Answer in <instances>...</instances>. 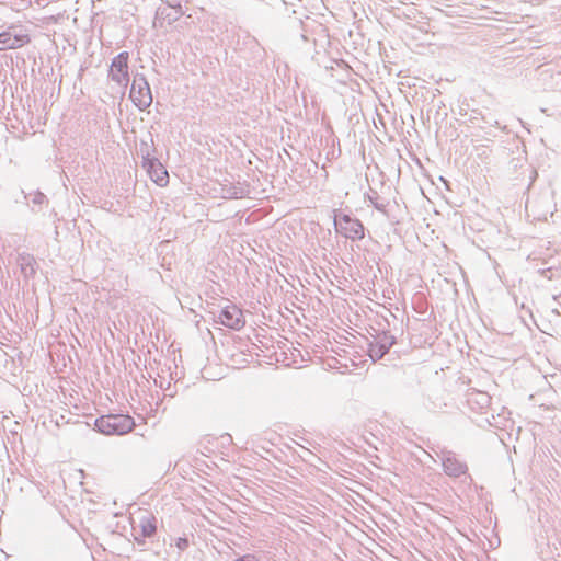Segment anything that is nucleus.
Here are the masks:
<instances>
[{"mask_svg":"<svg viewBox=\"0 0 561 561\" xmlns=\"http://www.w3.org/2000/svg\"><path fill=\"white\" fill-rule=\"evenodd\" d=\"M175 546L180 550H185L188 547V540L186 538H178L175 541Z\"/></svg>","mask_w":561,"mask_h":561,"instance_id":"obj_10","label":"nucleus"},{"mask_svg":"<svg viewBox=\"0 0 561 561\" xmlns=\"http://www.w3.org/2000/svg\"><path fill=\"white\" fill-rule=\"evenodd\" d=\"M219 320L221 324L233 330H240L245 323L242 310L234 305L224 308L220 312Z\"/></svg>","mask_w":561,"mask_h":561,"instance_id":"obj_6","label":"nucleus"},{"mask_svg":"<svg viewBox=\"0 0 561 561\" xmlns=\"http://www.w3.org/2000/svg\"><path fill=\"white\" fill-rule=\"evenodd\" d=\"M130 100L140 110L152 103L150 87L144 77H135L130 89Z\"/></svg>","mask_w":561,"mask_h":561,"instance_id":"obj_3","label":"nucleus"},{"mask_svg":"<svg viewBox=\"0 0 561 561\" xmlns=\"http://www.w3.org/2000/svg\"><path fill=\"white\" fill-rule=\"evenodd\" d=\"M144 167L150 179L161 187L169 184V173L165 167L157 159H148L145 161Z\"/></svg>","mask_w":561,"mask_h":561,"instance_id":"obj_7","label":"nucleus"},{"mask_svg":"<svg viewBox=\"0 0 561 561\" xmlns=\"http://www.w3.org/2000/svg\"><path fill=\"white\" fill-rule=\"evenodd\" d=\"M334 227L337 233L351 240H360L365 236L363 224L357 218L344 213L335 215Z\"/></svg>","mask_w":561,"mask_h":561,"instance_id":"obj_2","label":"nucleus"},{"mask_svg":"<svg viewBox=\"0 0 561 561\" xmlns=\"http://www.w3.org/2000/svg\"><path fill=\"white\" fill-rule=\"evenodd\" d=\"M140 531L144 537H152L157 531V519L152 514H148L140 519Z\"/></svg>","mask_w":561,"mask_h":561,"instance_id":"obj_8","label":"nucleus"},{"mask_svg":"<svg viewBox=\"0 0 561 561\" xmlns=\"http://www.w3.org/2000/svg\"><path fill=\"white\" fill-rule=\"evenodd\" d=\"M95 426L105 435H124L133 431L135 421L129 415L108 414L99 417L95 421Z\"/></svg>","mask_w":561,"mask_h":561,"instance_id":"obj_1","label":"nucleus"},{"mask_svg":"<svg viewBox=\"0 0 561 561\" xmlns=\"http://www.w3.org/2000/svg\"><path fill=\"white\" fill-rule=\"evenodd\" d=\"M443 466L445 472L451 477H459L466 471V466L453 458L445 459Z\"/></svg>","mask_w":561,"mask_h":561,"instance_id":"obj_9","label":"nucleus"},{"mask_svg":"<svg viewBox=\"0 0 561 561\" xmlns=\"http://www.w3.org/2000/svg\"><path fill=\"white\" fill-rule=\"evenodd\" d=\"M27 33L16 32L13 26L0 33V50L19 49L30 44Z\"/></svg>","mask_w":561,"mask_h":561,"instance_id":"obj_4","label":"nucleus"},{"mask_svg":"<svg viewBox=\"0 0 561 561\" xmlns=\"http://www.w3.org/2000/svg\"><path fill=\"white\" fill-rule=\"evenodd\" d=\"M111 78L119 84H126L128 82V54L121 53L117 55L111 65L110 69Z\"/></svg>","mask_w":561,"mask_h":561,"instance_id":"obj_5","label":"nucleus"}]
</instances>
